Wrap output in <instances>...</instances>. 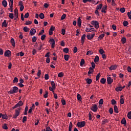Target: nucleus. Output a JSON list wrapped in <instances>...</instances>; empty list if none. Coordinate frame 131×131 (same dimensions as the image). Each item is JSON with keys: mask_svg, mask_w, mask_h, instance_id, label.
Wrapping results in <instances>:
<instances>
[{"mask_svg": "<svg viewBox=\"0 0 131 131\" xmlns=\"http://www.w3.org/2000/svg\"><path fill=\"white\" fill-rule=\"evenodd\" d=\"M18 90H19L18 87L14 86L12 90H10L8 92V94H10V95H12L13 94H15V93H18Z\"/></svg>", "mask_w": 131, "mask_h": 131, "instance_id": "f257e3e1", "label": "nucleus"}, {"mask_svg": "<svg viewBox=\"0 0 131 131\" xmlns=\"http://www.w3.org/2000/svg\"><path fill=\"white\" fill-rule=\"evenodd\" d=\"M91 24L92 25H93L94 26H95V28H96V29H98V28H99L100 25L99 24V22H98V21L96 20H93L91 21Z\"/></svg>", "mask_w": 131, "mask_h": 131, "instance_id": "f03ea898", "label": "nucleus"}, {"mask_svg": "<svg viewBox=\"0 0 131 131\" xmlns=\"http://www.w3.org/2000/svg\"><path fill=\"white\" fill-rule=\"evenodd\" d=\"M14 3V0H9V7L8 9L9 11H10V12H13V4Z\"/></svg>", "mask_w": 131, "mask_h": 131, "instance_id": "7ed1b4c3", "label": "nucleus"}, {"mask_svg": "<svg viewBox=\"0 0 131 131\" xmlns=\"http://www.w3.org/2000/svg\"><path fill=\"white\" fill-rule=\"evenodd\" d=\"M77 125L80 128L85 126V121L78 122Z\"/></svg>", "mask_w": 131, "mask_h": 131, "instance_id": "20e7f679", "label": "nucleus"}, {"mask_svg": "<svg viewBox=\"0 0 131 131\" xmlns=\"http://www.w3.org/2000/svg\"><path fill=\"white\" fill-rule=\"evenodd\" d=\"M14 21H17V19L18 18V16L19 15V13H18V9L15 8L14 10Z\"/></svg>", "mask_w": 131, "mask_h": 131, "instance_id": "39448f33", "label": "nucleus"}, {"mask_svg": "<svg viewBox=\"0 0 131 131\" xmlns=\"http://www.w3.org/2000/svg\"><path fill=\"white\" fill-rule=\"evenodd\" d=\"M91 110L93 112H97L98 111V105L97 104H93L91 107Z\"/></svg>", "mask_w": 131, "mask_h": 131, "instance_id": "423d86ee", "label": "nucleus"}, {"mask_svg": "<svg viewBox=\"0 0 131 131\" xmlns=\"http://www.w3.org/2000/svg\"><path fill=\"white\" fill-rule=\"evenodd\" d=\"M95 34L93 33V34H91V35H88L86 37L88 39H89V40H91V39H93V38L95 37Z\"/></svg>", "mask_w": 131, "mask_h": 131, "instance_id": "0eeeda50", "label": "nucleus"}, {"mask_svg": "<svg viewBox=\"0 0 131 131\" xmlns=\"http://www.w3.org/2000/svg\"><path fill=\"white\" fill-rule=\"evenodd\" d=\"M50 43L52 45V49H54L55 48V39L52 38L50 39Z\"/></svg>", "mask_w": 131, "mask_h": 131, "instance_id": "6e6552de", "label": "nucleus"}, {"mask_svg": "<svg viewBox=\"0 0 131 131\" xmlns=\"http://www.w3.org/2000/svg\"><path fill=\"white\" fill-rule=\"evenodd\" d=\"M36 33V30L35 29H31L30 31V34L31 35H34L35 33Z\"/></svg>", "mask_w": 131, "mask_h": 131, "instance_id": "1a4fd4ad", "label": "nucleus"}, {"mask_svg": "<svg viewBox=\"0 0 131 131\" xmlns=\"http://www.w3.org/2000/svg\"><path fill=\"white\" fill-rule=\"evenodd\" d=\"M11 55V51L7 50L4 53V56L5 57H10V55Z\"/></svg>", "mask_w": 131, "mask_h": 131, "instance_id": "9d476101", "label": "nucleus"}, {"mask_svg": "<svg viewBox=\"0 0 131 131\" xmlns=\"http://www.w3.org/2000/svg\"><path fill=\"white\" fill-rule=\"evenodd\" d=\"M107 81L108 84H111V83L113 82V79H112L111 77H109L107 78Z\"/></svg>", "mask_w": 131, "mask_h": 131, "instance_id": "9b49d317", "label": "nucleus"}, {"mask_svg": "<svg viewBox=\"0 0 131 131\" xmlns=\"http://www.w3.org/2000/svg\"><path fill=\"white\" fill-rule=\"evenodd\" d=\"M117 68V65H112L110 67L109 69L110 70L112 71V70H116Z\"/></svg>", "mask_w": 131, "mask_h": 131, "instance_id": "f8f14e48", "label": "nucleus"}, {"mask_svg": "<svg viewBox=\"0 0 131 131\" xmlns=\"http://www.w3.org/2000/svg\"><path fill=\"white\" fill-rule=\"evenodd\" d=\"M10 42H11L12 47H13L14 48H15L16 47V45L15 43V39H14V38L11 39Z\"/></svg>", "mask_w": 131, "mask_h": 131, "instance_id": "ddd939ff", "label": "nucleus"}, {"mask_svg": "<svg viewBox=\"0 0 131 131\" xmlns=\"http://www.w3.org/2000/svg\"><path fill=\"white\" fill-rule=\"evenodd\" d=\"M21 111V108L19 107L15 110V115L19 116V114H20V111Z\"/></svg>", "mask_w": 131, "mask_h": 131, "instance_id": "4468645a", "label": "nucleus"}, {"mask_svg": "<svg viewBox=\"0 0 131 131\" xmlns=\"http://www.w3.org/2000/svg\"><path fill=\"white\" fill-rule=\"evenodd\" d=\"M106 10H107V6L105 5L103 7L101 12L102 13H104V14H105L106 13Z\"/></svg>", "mask_w": 131, "mask_h": 131, "instance_id": "2eb2a0df", "label": "nucleus"}, {"mask_svg": "<svg viewBox=\"0 0 131 131\" xmlns=\"http://www.w3.org/2000/svg\"><path fill=\"white\" fill-rule=\"evenodd\" d=\"M2 5L4 7V8H7V6H8V2H7V1L4 0L2 2Z\"/></svg>", "mask_w": 131, "mask_h": 131, "instance_id": "dca6fc26", "label": "nucleus"}, {"mask_svg": "<svg viewBox=\"0 0 131 131\" xmlns=\"http://www.w3.org/2000/svg\"><path fill=\"white\" fill-rule=\"evenodd\" d=\"M77 24L79 27H80V26H81V19H80V17H79L78 18Z\"/></svg>", "mask_w": 131, "mask_h": 131, "instance_id": "f3484780", "label": "nucleus"}, {"mask_svg": "<svg viewBox=\"0 0 131 131\" xmlns=\"http://www.w3.org/2000/svg\"><path fill=\"white\" fill-rule=\"evenodd\" d=\"M94 61L95 63H97V62H99V61H100V58H99V56L96 55L94 58Z\"/></svg>", "mask_w": 131, "mask_h": 131, "instance_id": "a211bd4d", "label": "nucleus"}, {"mask_svg": "<svg viewBox=\"0 0 131 131\" xmlns=\"http://www.w3.org/2000/svg\"><path fill=\"white\" fill-rule=\"evenodd\" d=\"M105 36V34H101V35H100L99 36V37H98V40H101L102 39V38Z\"/></svg>", "mask_w": 131, "mask_h": 131, "instance_id": "6ab92c4d", "label": "nucleus"}, {"mask_svg": "<svg viewBox=\"0 0 131 131\" xmlns=\"http://www.w3.org/2000/svg\"><path fill=\"white\" fill-rule=\"evenodd\" d=\"M114 112L115 113H119V111H118V107H117V106L115 105L114 106Z\"/></svg>", "mask_w": 131, "mask_h": 131, "instance_id": "aec40b11", "label": "nucleus"}, {"mask_svg": "<svg viewBox=\"0 0 131 131\" xmlns=\"http://www.w3.org/2000/svg\"><path fill=\"white\" fill-rule=\"evenodd\" d=\"M3 27H8V25L7 24V20H4V22L2 23Z\"/></svg>", "mask_w": 131, "mask_h": 131, "instance_id": "412c9836", "label": "nucleus"}, {"mask_svg": "<svg viewBox=\"0 0 131 131\" xmlns=\"http://www.w3.org/2000/svg\"><path fill=\"white\" fill-rule=\"evenodd\" d=\"M115 90L116 92H121V91H122V87L121 86L117 87L115 89Z\"/></svg>", "mask_w": 131, "mask_h": 131, "instance_id": "4be33fe9", "label": "nucleus"}, {"mask_svg": "<svg viewBox=\"0 0 131 131\" xmlns=\"http://www.w3.org/2000/svg\"><path fill=\"white\" fill-rule=\"evenodd\" d=\"M86 83H88V84H91L92 82H93V80H92V79H89V78H87L86 79Z\"/></svg>", "mask_w": 131, "mask_h": 131, "instance_id": "5701e85b", "label": "nucleus"}, {"mask_svg": "<svg viewBox=\"0 0 131 131\" xmlns=\"http://www.w3.org/2000/svg\"><path fill=\"white\" fill-rule=\"evenodd\" d=\"M100 82L102 83V84H105V83H106V79L102 78L100 80Z\"/></svg>", "mask_w": 131, "mask_h": 131, "instance_id": "b1692460", "label": "nucleus"}, {"mask_svg": "<svg viewBox=\"0 0 131 131\" xmlns=\"http://www.w3.org/2000/svg\"><path fill=\"white\" fill-rule=\"evenodd\" d=\"M70 57V56L69 55H68V54L64 55V60H65L66 61H68V60H69V57Z\"/></svg>", "mask_w": 131, "mask_h": 131, "instance_id": "393cba45", "label": "nucleus"}, {"mask_svg": "<svg viewBox=\"0 0 131 131\" xmlns=\"http://www.w3.org/2000/svg\"><path fill=\"white\" fill-rule=\"evenodd\" d=\"M63 51L64 53H66V54H68V53H69V49H68V48H65L63 49Z\"/></svg>", "mask_w": 131, "mask_h": 131, "instance_id": "a878e982", "label": "nucleus"}, {"mask_svg": "<svg viewBox=\"0 0 131 131\" xmlns=\"http://www.w3.org/2000/svg\"><path fill=\"white\" fill-rule=\"evenodd\" d=\"M121 123L122 124H126V120H125V118H123L121 121Z\"/></svg>", "mask_w": 131, "mask_h": 131, "instance_id": "bb28decb", "label": "nucleus"}, {"mask_svg": "<svg viewBox=\"0 0 131 131\" xmlns=\"http://www.w3.org/2000/svg\"><path fill=\"white\" fill-rule=\"evenodd\" d=\"M123 25L124 26V27H126L127 25H128V22L126 20H124L123 22Z\"/></svg>", "mask_w": 131, "mask_h": 131, "instance_id": "cd10ccee", "label": "nucleus"}, {"mask_svg": "<svg viewBox=\"0 0 131 131\" xmlns=\"http://www.w3.org/2000/svg\"><path fill=\"white\" fill-rule=\"evenodd\" d=\"M121 41H122V43H123V44L125 43V42H126V38L125 37H123L121 39Z\"/></svg>", "mask_w": 131, "mask_h": 131, "instance_id": "c85d7f7f", "label": "nucleus"}, {"mask_svg": "<svg viewBox=\"0 0 131 131\" xmlns=\"http://www.w3.org/2000/svg\"><path fill=\"white\" fill-rule=\"evenodd\" d=\"M51 84L53 89H56V84H55V82H54V81H51Z\"/></svg>", "mask_w": 131, "mask_h": 131, "instance_id": "c756f323", "label": "nucleus"}, {"mask_svg": "<svg viewBox=\"0 0 131 131\" xmlns=\"http://www.w3.org/2000/svg\"><path fill=\"white\" fill-rule=\"evenodd\" d=\"M102 7H103L102 4H99V5H97V6L96 7V10H100V9H102Z\"/></svg>", "mask_w": 131, "mask_h": 131, "instance_id": "7c9ffc66", "label": "nucleus"}, {"mask_svg": "<svg viewBox=\"0 0 131 131\" xmlns=\"http://www.w3.org/2000/svg\"><path fill=\"white\" fill-rule=\"evenodd\" d=\"M9 17L10 19H14V14L13 13H9Z\"/></svg>", "mask_w": 131, "mask_h": 131, "instance_id": "2f4dec72", "label": "nucleus"}, {"mask_svg": "<svg viewBox=\"0 0 131 131\" xmlns=\"http://www.w3.org/2000/svg\"><path fill=\"white\" fill-rule=\"evenodd\" d=\"M77 98L78 101H81V96L80 94H78L77 95Z\"/></svg>", "mask_w": 131, "mask_h": 131, "instance_id": "473e14b6", "label": "nucleus"}, {"mask_svg": "<svg viewBox=\"0 0 131 131\" xmlns=\"http://www.w3.org/2000/svg\"><path fill=\"white\" fill-rule=\"evenodd\" d=\"M39 16V18H40L41 19H45V14H43V13H41Z\"/></svg>", "mask_w": 131, "mask_h": 131, "instance_id": "72a5a7b5", "label": "nucleus"}, {"mask_svg": "<svg viewBox=\"0 0 131 131\" xmlns=\"http://www.w3.org/2000/svg\"><path fill=\"white\" fill-rule=\"evenodd\" d=\"M108 119H104L102 121V124H105V123H108Z\"/></svg>", "mask_w": 131, "mask_h": 131, "instance_id": "f704fd0d", "label": "nucleus"}, {"mask_svg": "<svg viewBox=\"0 0 131 131\" xmlns=\"http://www.w3.org/2000/svg\"><path fill=\"white\" fill-rule=\"evenodd\" d=\"M85 62H84V59H82L81 60L80 63V66H83V64H84Z\"/></svg>", "mask_w": 131, "mask_h": 131, "instance_id": "c9c22d12", "label": "nucleus"}, {"mask_svg": "<svg viewBox=\"0 0 131 131\" xmlns=\"http://www.w3.org/2000/svg\"><path fill=\"white\" fill-rule=\"evenodd\" d=\"M13 83H16L18 82V78H17L16 77H15L13 79Z\"/></svg>", "mask_w": 131, "mask_h": 131, "instance_id": "e433bc0d", "label": "nucleus"}, {"mask_svg": "<svg viewBox=\"0 0 131 131\" xmlns=\"http://www.w3.org/2000/svg\"><path fill=\"white\" fill-rule=\"evenodd\" d=\"M26 121H27V117L24 116L23 119V123H25Z\"/></svg>", "mask_w": 131, "mask_h": 131, "instance_id": "4c0bfd02", "label": "nucleus"}, {"mask_svg": "<svg viewBox=\"0 0 131 131\" xmlns=\"http://www.w3.org/2000/svg\"><path fill=\"white\" fill-rule=\"evenodd\" d=\"M58 77H63L64 76V74H63V72H60L58 74Z\"/></svg>", "mask_w": 131, "mask_h": 131, "instance_id": "58836bf2", "label": "nucleus"}, {"mask_svg": "<svg viewBox=\"0 0 131 131\" xmlns=\"http://www.w3.org/2000/svg\"><path fill=\"white\" fill-rule=\"evenodd\" d=\"M32 24V21L28 20L26 21L25 24L26 25H30V24Z\"/></svg>", "mask_w": 131, "mask_h": 131, "instance_id": "ea45409f", "label": "nucleus"}, {"mask_svg": "<svg viewBox=\"0 0 131 131\" xmlns=\"http://www.w3.org/2000/svg\"><path fill=\"white\" fill-rule=\"evenodd\" d=\"M2 119H8V116H7V115L2 114Z\"/></svg>", "mask_w": 131, "mask_h": 131, "instance_id": "a19ab883", "label": "nucleus"}, {"mask_svg": "<svg viewBox=\"0 0 131 131\" xmlns=\"http://www.w3.org/2000/svg\"><path fill=\"white\" fill-rule=\"evenodd\" d=\"M29 30V29L28 28V27H24V31H25V32H27V31H28Z\"/></svg>", "mask_w": 131, "mask_h": 131, "instance_id": "79ce46f5", "label": "nucleus"}, {"mask_svg": "<svg viewBox=\"0 0 131 131\" xmlns=\"http://www.w3.org/2000/svg\"><path fill=\"white\" fill-rule=\"evenodd\" d=\"M108 112L110 114H113V108L112 107L110 108Z\"/></svg>", "mask_w": 131, "mask_h": 131, "instance_id": "37998d69", "label": "nucleus"}, {"mask_svg": "<svg viewBox=\"0 0 131 131\" xmlns=\"http://www.w3.org/2000/svg\"><path fill=\"white\" fill-rule=\"evenodd\" d=\"M99 53L100 55H103V54L105 53V51L103 49H100Z\"/></svg>", "mask_w": 131, "mask_h": 131, "instance_id": "c03bdc74", "label": "nucleus"}, {"mask_svg": "<svg viewBox=\"0 0 131 131\" xmlns=\"http://www.w3.org/2000/svg\"><path fill=\"white\" fill-rule=\"evenodd\" d=\"M120 12H121V13H124V12H125V8H120Z\"/></svg>", "mask_w": 131, "mask_h": 131, "instance_id": "a18cd8bd", "label": "nucleus"}, {"mask_svg": "<svg viewBox=\"0 0 131 131\" xmlns=\"http://www.w3.org/2000/svg\"><path fill=\"white\" fill-rule=\"evenodd\" d=\"M36 40H37L36 37L33 36V37H32V42H35L36 41Z\"/></svg>", "mask_w": 131, "mask_h": 131, "instance_id": "49530a36", "label": "nucleus"}, {"mask_svg": "<svg viewBox=\"0 0 131 131\" xmlns=\"http://www.w3.org/2000/svg\"><path fill=\"white\" fill-rule=\"evenodd\" d=\"M91 65H92V68L95 69L96 68V64L93 61L91 62Z\"/></svg>", "mask_w": 131, "mask_h": 131, "instance_id": "de8ad7c7", "label": "nucleus"}, {"mask_svg": "<svg viewBox=\"0 0 131 131\" xmlns=\"http://www.w3.org/2000/svg\"><path fill=\"white\" fill-rule=\"evenodd\" d=\"M49 90L51 91V92H53V93H55L54 92V90H56L55 88H54L53 87H49Z\"/></svg>", "mask_w": 131, "mask_h": 131, "instance_id": "09e8293b", "label": "nucleus"}, {"mask_svg": "<svg viewBox=\"0 0 131 131\" xmlns=\"http://www.w3.org/2000/svg\"><path fill=\"white\" fill-rule=\"evenodd\" d=\"M127 117L129 119H131V111L128 113Z\"/></svg>", "mask_w": 131, "mask_h": 131, "instance_id": "8fccbe9b", "label": "nucleus"}, {"mask_svg": "<svg viewBox=\"0 0 131 131\" xmlns=\"http://www.w3.org/2000/svg\"><path fill=\"white\" fill-rule=\"evenodd\" d=\"M120 103L121 104H124V99H123V98H121L120 100Z\"/></svg>", "mask_w": 131, "mask_h": 131, "instance_id": "3c124183", "label": "nucleus"}, {"mask_svg": "<svg viewBox=\"0 0 131 131\" xmlns=\"http://www.w3.org/2000/svg\"><path fill=\"white\" fill-rule=\"evenodd\" d=\"M41 74V71L38 70V73H37V76H38V78L40 77V75Z\"/></svg>", "mask_w": 131, "mask_h": 131, "instance_id": "603ef678", "label": "nucleus"}, {"mask_svg": "<svg viewBox=\"0 0 131 131\" xmlns=\"http://www.w3.org/2000/svg\"><path fill=\"white\" fill-rule=\"evenodd\" d=\"M77 51H78L77 47H74L73 52H74L75 54L76 53H77Z\"/></svg>", "mask_w": 131, "mask_h": 131, "instance_id": "864d4df0", "label": "nucleus"}, {"mask_svg": "<svg viewBox=\"0 0 131 131\" xmlns=\"http://www.w3.org/2000/svg\"><path fill=\"white\" fill-rule=\"evenodd\" d=\"M66 18V14H63L61 17V20H64Z\"/></svg>", "mask_w": 131, "mask_h": 131, "instance_id": "5fc2aeb1", "label": "nucleus"}, {"mask_svg": "<svg viewBox=\"0 0 131 131\" xmlns=\"http://www.w3.org/2000/svg\"><path fill=\"white\" fill-rule=\"evenodd\" d=\"M99 78H100V73H98L96 76V81H98V80H99Z\"/></svg>", "mask_w": 131, "mask_h": 131, "instance_id": "6e6d98bb", "label": "nucleus"}, {"mask_svg": "<svg viewBox=\"0 0 131 131\" xmlns=\"http://www.w3.org/2000/svg\"><path fill=\"white\" fill-rule=\"evenodd\" d=\"M47 36L46 35H42L41 36V40H45V39L46 38V37Z\"/></svg>", "mask_w": 131, "mask_h": 131, "instance_id": "4d7b16f0", "label": "nucleus"}, {"mask_svg": "<svg viewBox=\"0 0 131 131\" xmlns=\"http://www.w3.org/2000/svg\"><path fill=\"white\" fill-rule=\"evenodd\" d=\"M45 32V30H42L38 34V35H42Z\"/></svg>", "mask_w": 131, "mask_h": 131, "instance_id": "13d9d810", "label": "nucleus"}, {"mask_svg": "<svg viewBox=\"0 0 131 131\" xmlns=\"http://www.w3.org/2000/svg\"><path fill=\"white\" fill-rule=\"evenodd\" d=\"M3 128H4V129H8V126H7V124H4L3 126Z\"/></svg>", "mask_w": 131, "mask_h": 131, "instance_id": "bf43d9fd", "label": "nucleus"}, {"mask_svg": "<svg viewBox=\"0 0 131 131\" xmlns=\"http://www.w3.org/2000/svg\"><path fill=\"white\" fill-rule=\"evenodd\" d=\"M116 103L117 102H116L115 100H114V99L112 100V105H115V104H116Z\"/></svg>", "mask_w": 131, "mask_h": 131, "instance_id": "052dcab7", "label": "nucleus"}, {"mask_svg": "<svg viewBox=\"0 0 131 131\" xmlns=\"http://www.w3.org/2000/svg\"><path fill=\"white\" fill-rule=\"evenodd\" d=\"M17 103L20 106H23V102L22 101H19Z\"/></svg>", "mask_w": 131, "mask_h": 131, "instance_id": "680f3d73", "label": "nucleus"}, {"mask_svg": "<svg viewBox=\"0 0 131 131\" xmlns=\"http://www.w3.org/2000/svg\"><path fill=\"white\" fill-rule=\"evenodd\" d=\"M61 103H62V104L63 105H66V101H65V100H61Z\"/></svg>", "mask_w": 131, "mask_h": 131, "instance_id": "e2e57ef3", "label": "nucleus"}, {"mask_svg": "<svg viewBox=\"0 0 131 131\" xmlns=\"http://www.w3.org/2000/svg\"><path fill=\"white\" fill-rule=\"evenodd\" d=\"M99 105H103V99H100L99 101Z\"/></svg>", "mask_w": 131, "mask_h": 131, "instance_id": "0e129e2a", "label": "nucleus"}, {"mask_svg": "<svg viewBox=\"0 0 131 131\" xmlns=\"http://www.w3.org/2000/svg\"><path fill=\"white\" fill-rule=\"evenodd\" d=\"M46 131H53L50 126H48L46 127Z\"/></svg>", "mask_w": 131, "mask_h": 131, "instance_id": "69168bd1", "label": "nucleus"}, {"mask_svg": "<svg viewBox=\"0 0 131 131\" xmlns=\"http://www.w3.org/2000/svg\"><path fill=\"white\" fill-rule=\"evenodd\" d=\"M29 17V13H27L25 14L24 17L25 18H28Z\"/></svg>", "mask_w": 131, "mask_h": 131, "instance_id": "338daca9", "label": "nucleus"}, {"mask_svg": "<svg viewBox=\"0 0 131 131\" xmlns=\"http://www.w3.org/2000/svg\"><path fill=\"white\" fill-rule=\"evenodd\" d=\"M45 79H46V80H48V79H49V75L48 74H45Z\"/></svg>", "mask_w": 131, "mask_h": 131, "instance_id": "774afa93", "label": "nucleus"}]
</instances>
